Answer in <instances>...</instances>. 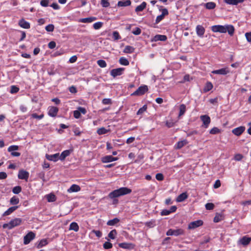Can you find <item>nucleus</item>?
<instances>
[{"label": "nucleus", "mask_w": 251, "mask_h": 251, "mask_svg": "<svg viewBox=\"0 0 251 251\" xmlns=\"http://www.w3.org/2000/svg\"><path fill=\"white\" fill-rule=\"evenodd\" d=\"M19 149V147L16 145H12L9 147L8 148V151L11 152V154L13 156H19L21 154L20 152H15V151H17Z\"/></svg>", "instance_id": "nucleus-13"}, {"label": "nucleus", "mask_w": 251, "mask_h": 251, "mask_svg": "<svg viewBox=\"0 0 251 251\" xmlns=\"http://www.w3.org/2000/svg\"><path fill=\"white\" fill-rule=\"evenodd\" d=\"M119 222H120V220L117 218H114L113 219L109 220L107 222V225L109 226H115L117 224H118Z\"/></svg>", "instance_id": "nucleus-35"}, {"label": "nucleus", "mask_w": 251, "mask_h": 251, "mask_svg": "<svg viewBox=\"0 0 251 251\" xmlns=\"http://www.w3.org/2000/svg\"><path fill=\"white\" fill-rule=\"evenodd\" d=\"M102 25V23L100 22L95 23L93 25V27L95 29H99L101 27Z\"/></svg>", "instance_id": "nucleus-54"}, {"label": "nucleus", "mask_w": 251, "mask_h": 251, "mask_svg": "<svg viewBox=\"0 0 251 251\" xmlns=\"http://www.w3.org/2000/svg\"><path fill=\"white\" fill-rule=\"evenodd\" d=\"M104 249H110L112 248V244L109 242H106L103 245Z\"/></svg>", "instance_id": "nucleus-53"}, {"label": "nucleus", "mask_w": 251, "mask_h": 251, "mask_svg": "<svg viewBox=\"0 0 251 251\" xmlns=\"http://www.w3.org/2000/svg\"><path fill=\"white\" fill-rule=\"evenodd\" d=\"M183 233L184 231L183 229L181 228H178L176 229H170L167 231L166 235L168 236L174 235L176 236H177L178 235L183 234Z\"/></svg>", "instance_id": "nucleus-6"}, {"label": "nucleus", "mask_w": 251, "mask_h": 251, "mask_svg": "<svg viewBox=\"0 0 251 251\" xmlns=\"http://www.w3.org/2000/svg\"><path fill=\"white\" fill-rule=\"evenodd\" d=\"M245 130V127L244 126H240L232 129V132L233 134L236 136H240Z\"/></svg>", "instance_id": "nucleus-16"}, {"label": "nucleus", "mask_w": 251, "mask_h": 251, "mask_svg": "<svg viewBox=\"0 0 251 251\" xmlns=\"http://www.w3.org/2000/svg\"><path fill=\"white\" fill-rule=\"evenodd\" d=\"M188 143L187 140L184 139L181 141L177 142L175 145V148L176 149H180L184 146L186 145Z\"/></svg>", "instance_id": "nucleus-20"}, {"label": "nucleus", "mask_w": 251, "mask_h": 251, "mask_svg": "<svg viewBox=\"0 0 251 251\" xmlns=\"http://www.w3.org/2000/svg\"><path fill=\"white\" fill-rule=\"evenodd\" d=\"M119 246L123 249H130L133 248V245L131 243H122L119 244Z\"/></svg>", "instance_id": "nucleus-30"}, {"label": "nucleus", "mask_w": 251, "mask_h": 251, "mask_svg": "<svg viewBox=\"0 0 251 251\" xmlns=\"http://www.w3.org/2000/svg\"><path fill=\"white\" fill-rule=\"evenodd\" d=\"M203 222L201 220H197L192 222H191L188 225L189 229H194L198 227L202 226Z\"/></svg>", "instance_id": "nucleus-15"}, {"label": "nucleus", "mask_w": 251, "mask_h": 251, "mask_svg": "<svg viewBox=\"0 0 251 251\" xmlns=\"http://www.w3.org/2000/svg\"><path fill=\"white\" fill-rule=\"evenodd\" d=\"M214 207V205L212 203H207L205 204V208L207 210H212Z\"/></svg>", "instance_id": "nucleus-59"}, {"label": "nucleus", "mask_w": 251, "mask_h": 251, "mask_svg": "<svg viewBox=\"0 0 251 251\" xmlns=\"http://www.w3.org/2000/svg\"><path fill=\"white\" fill-rule=\"evenodd\" d=\"M196 32L200 37H202L205 32V29L201 25H198L196 27Z\"/></svg>", "instance_id": "nucleus-23"}, {"label": "nucleus", "mask_w": 251, "mask_h": 251, "mask_svg": "<svg viewBox=\"0 0 251 251\" xmlns=\"http://www.w3.org/2000/svg\"><path fill=\"white\" fill-rule=\"evenodd\" d=\"M221 130L217 127L212 128L209 131V133L211 134H216L221 132Z\"/></svg>", "instance_id": "nucleus-46"}, {"label": "nucleus", "mask_w": 251, "mask_h": 251, "mask_svg": "<svg viewBox=\"0 0 251 251\" xmlns=\"http://www.w3.org/2000/svg\"><path fill=\"white\" fill-rule=\"evenodd\" d=\"M72 152V151L70 150H67L62 152L60 155H59V160L61 161H63L65 160L66 157L70 155Z\"/></svg>", "instance_id": "nucleus-21"}, {"label": "nucleus", "mask_w": 251, "mask_h": 251, "mask_svg": "<svg viewBox=\"0 0 251 251\" xmlns=\"http://www.w3.org/2000/svg\"><path fill=\"white\" fill-rule=\"evenodd\" d=\"M48 244V242L47 239H43L41 240L39 242L36 244V247L38 249H40Z\"/></svg>", "instance_id": "nucleus-27"}, {"label": "nucleus", "mask_w": 251, "mask_h": 251, "mask_svg": "<svg viewBox=\"0 0 251 251\" xmlns=\"http://www.w3.org/2000/svg\"><path fill=\"white\" fill-rule=\"evenodd\" d=\"M213 88V85L210 82H208L206 83L205 86L204 88V92H208L211 90Z\"/></svg>", "instance_id": "nucleus-42"}, {"label": "nucleus", "mask_w": 251, "mask_h": 251, "mask_svg": "<svg viewBox=\"0 0 251 251\" xmlns=\"http://www.w3.org/2000/svg\"><path fill=\"white\" fill-rule=\"evenodd\" d=\"M131 4V1L129 0H124L119 1L118 2L117 5L120 7L127 6Z\"/></svg>", "instance_id": "nucleus-33"}, {"label": "nucleus", "mask_w": 251, "mask_h": 251, "mask_svg": "<svg viewBox=\"0 0 251 251\" xmlns=\"http://www.w3.org/2000/svg\"><path fill=\"white\" fill-rule=\"evenodd\" d=\"M49 1L48 0H41L40 4L43 7H47L48 6Z\"/></svg>", "instance_id": "nucleus-62"}, {"label": "nucleus", "mask_w": 251, "mask_h": 251, "mask_svg": "<svg viewBox=\"0 0 251 251\" xmlns=\"http://www.w3.org/2000/svg\"><path fill=\"white\" fill-rule=\"evenodd\" d=\"M22 223L21 218H16L11 220L8 223L4 224L2 226L3 228L11 229L15 226L20 225Z\"/></svg>", "instance_id": "nucleus-3"}, {"label": "nucleus", "mask_w": 251, "mask_h": 251, "mask_svg": "<svg viewBox=\"0 0 251 251\" xmlns=\"http://www.w3.org/2000/svg\"><path fill=\"white\" fill-rule=\"evenodd\" d=\"M35 237V234L32 231L29 232L24 238V243L25 245L29 244L31 240Z\"/></svg>", "instance_id": "nucleus-7"}, {"label": "nucleus", "mask_w": 251, "mask_h": 251, "mask_svg": "<svg viewBox=\"0 0 251 251\" xmlns=\"http://www.w3.org/2000/svg\"><path fill=\"white\" fill-rule=\"evenodd\" d=\"M58 112V109L56 107L50 106L49 107L48 115L52 117H54L56 116Z\"/></svg>", "instance_id": "nucleus-17"}, {"label": "nucleus", "mask_w": 251, "mask_h": 251, "mask_svg": "<svg viewBox=\"0 0 251 251\" xmlns=\"http://www.w3.org/2000/svg\"><path fill=\"white\" fill-rule=\"evenodd\" d=\"M97 64L101 68H105L107 66L106 62L104 60L102 59L98 60Z\"/></svg>", "instance_id": "nucleus-45"}, {"label": "nucleus", "mask_w": 251, "mask_h": 251, "mask_svg": "<svg viewBox=\"0 0 251 251\" xmlns=\"http://www.w3.org/2000/svg\"><path fill=\"white\" fill-rule=\"evenodd\" d=\"M69 229L75 231H77L79 230V226L76 223L73 222L70 224Z\"/></svg>", "instance_id": "nucleus-40"}, {"label": "nucleus", "mask_w": 251, "mask_h": 251, "mask_svg": "<svg viewBox=\"0 0 251 251\" xmlns=\"http://www.w3.org/2000/svg\"><path fill=\"white\" fill-rule=\"evenodd\" d=\"M125 69L123 68H119L117 69H112L110 71V75L114 77L117 76L121 75L123 74Z\"/></svg>", "instance_id": "nucleus-12"}, {"label": "nucleus", "mask_w": 251, "mask_h": 251, "mask_svg": "<svg viewBox=\"0 0 251 251\" xmlns=\"http://www.w3.org/2000/svg\"><path fill=\"white\" fill-rule=\"evenodd\" d=\"M87 111L85 108L78 107L77 110L74 111V116L75 119H79L81 116V113L85 114Z\"/></svg>", "instance_id": "nucleus-8"}, {"label": "nucleus", "mask_w": 251, "mask_h": 251, "mask_svg": "<svg viewBox=\"0 0 251 251\" xmlns=\"http://www.w3.org/2000/svg\"><path fill=\"white\" fill-rule=\"evenodd\" d=\"M59 153H56L54 154H51V155L47 154L46 155V157L48 160H49L50 161L56 162L59 159Z\"/></svg>", "instance_id": "nucleus-18"}, {"label": "nucleus", "mask_w": 251, "mask_h": 251, "mask_svg": "<svg viewBox=\"0 0 251 251\" xmlns=\"http://www.w3.org/2000/svg\"><path fill=\"white\" fill-rule=\"evenodd\" d=\"M131 192V190L127 187H121L118 189L115 190L110 192L108 196L110 199H114L122 196L130 194Z\"/></svg>", "instance_id": "nucleus-2"}, {"label": "nucleus", "mask_w": 251, "mask_h": 251, "mask_svg": "<svg viewBox=\"0 0 251 251\" xmlns=\"http://www.w3.org/2000/svg\"><path fill=\"white\" fill-rule=\"evenodd\" d=\"M145 225L150 227H152L155 226V223L154 221H151L146 222Z\"/></svg>", "instance_id": "nucleus-60"}, {"label": "nucleus", "mask_w": 251, "mask_h": 251, "mask_svg": "<svg viewBox=\"0 0 251 251\" xmlns=\"http://www.w3.org/2000/svg\"><path fill=\"white\" fill-rule=\"evenodd\" d=\"M22 191V188L20 186L14 187L12 189V192L15 194H18Z\"/></svg>", "instance_id": "nucleus-48"}, {"label": "nucleus", "mask_w": 251, "mask_h": 251, "mask_svg": "<svg viewBox=\"0 0 251 251\" xmlns=\"http://www.w3.org/2000/svg\"><path fill=\"white\" fill-rule=\"evenodd\" d=\"M245 36L247 39V40L249 42H251V32L246 33L245 34Z\"/></svg>", "instance_id": "nucleus-64"}, {"label": "nucleus", "mask_w": 251, "mask_h": 251, "mask_svg": "<svg viewBox=\"0 0 251 251\" xmlns=\"http://www.w3.org/2000/svg\"><path fill=\"white\" fill-rule=\"evenodd\" d=\"M20 200L16 196L12 197L10 200V203L11 205H16L19 203Z\"/></svg>", "instance_id": "nucleus-36"}, {"label": "nucleus", "mask_w": 251, "mask_h": 251, "mask_svg": "<svg viewBox=\"0 0 251 251\" xmlns=\"http://www.w3.org/2000/svg\"><path fill=\"white\" fill-rule=\"evenodd\" d=\"M251 241V237H248L247 236H244L239 240L238 243L239 245L246 246L250 244Z\"/></svg>", "instance_id": "nucleus-11"}, {"label": "nucleus", "mask_w": 251, "mask_h": 251, "mask_svg": "<svg viewBox=\"0 0 251 251\" xmlns=\"http://www.w3.org/2000/svg\"><path fill=\"white\" fill-rule=\"evenodd\" d=\"M132 33L135 35H138L141 34V30L139 27H136L135 29L132 31Z\"/></svg>", "instance_id": "nucleus-58"}, {"label": "nucleus", "mask_w": 251, "mask_h": 251, "mask_svg": "<svg viewBox=\"0 0 251 251\" xmlns=\"http://www.w3.org/2000/svg\"><path fill=\"white\" fill-rule=\"evenodd\" d=\"M222 220V216L220 214H217L214 218V222L215 223H218L220 221H221Z\"/></svg>", "instance_id": "nucleus-56"}, {"label": "nucleus", "mask_w": 251, "mask_h": 251, "mask_svg": "<svg viewBox=\"0 0 251 251\" xmlns=\"http://www.w3.org/2000/svg\"><path fill=\"white\" fill-rule=\"evenodd\" d=\"M19 91V88L18 87H17V86H15V85H12V86H11V89H10V92L11 94L16 93Z\"/></svg>", "instance_id": "nucleus-51"}, {"label": "nucleus", "mask_w": 251, "mask_h": 251, "mask_svg": "<svg viewBox=\"0 0 251 251\" xmlns=\"http://www.w3.org/2000/svg\"><path fill=\"white\" fill-rule=\"evenodd\" d=\"M148 91V87L146 85H141L135 92H134L132 96H142L145 94Z\"/></svg>", "instance_id": "nucleus-4"}, {"label": "nucleus", "mask_w": 251, "mask_h": 251, "mask_svg": "<svg viewBox=\"0 0 251 251\" xmlns=\"http://www.w3.org/2000/svg\"><path fill=\"white\" fill-rule=\"evenodd\" d=\"M54 26L52 24H50L47 25L45 27L46 30L49 32H52L53 31Z\"/></svg>", "instance_id": "nucleus-55"}, {"label": "nucleus", "mask_w": 251, "mask_h": 251, "mask_svg": "<svg viewBox=\"0 0 251 251\" xmlns=\"http://www.w3.org/2000/svg\"><path fill=\"white\" fill-rule=\"evenodd\" d=\"M19 207V206H13L9 208L6 211H5L2 214L3 216H6L10 215L14 211L17 209Z\"/></svg>", "instance_id": "nucleus-25"}, {"label": "nucleus", "mask_w": 251, "mask_h": 251, "mask_svg": "<svg viewBox=\"0 0 251 251\" xmlns=\"http://www.w3.org/2000/svg\"><path fill=\"white\" fill-rule=\"evenodd\" d=\"M31 116L32 118L41 120L44 118V115L43 114H42L40 115H38L36 113H33L31 114Z\"/></svg>", "instance_id": "nucleus-52"}, {"label": "nucleus", "mask_w": 251, "mask_h": 251, "mask_svg": "<svg viewBox=\"0 0 251 251\" xmlns=\"http://www.w3.org/2000/svg\"><path fill=\"white\" fill-rule=\"evenodd\" d=\"M167 38L166 35L157 34L153 37V38L151 40V41L152 42H157L158 41H165L167 40Z\"/></svg>", "instance_id": "nucleus-19"}, {"label": "nucleus", "mask_w": 251, "mask_h": 251, "mask_svg": "<svg viewBox=\"0 0 251 251\" xmlns=\"http://www.w3.org/2000/svg\"><path fill=\"white\" fill-rule=\"evenodd\" d=\"M230 71L227 67L222 68L219 70H213L211 72V73L213 74H218L226 75L229 73Z\"/></svg>", "instance_id": "nucleus-14"}, {"label": "nucleus", "mask_w": 251, "mask_h": 251, "mask_svg": "<svg viewBox=\"0 0 251 251\" xmlns=\"http://www.w3.org/2000/svg\"><path fill=\"white\" fill-rule=\"evenodd\" d=\"M119 63L121 65H125V66H127V65H129V63L128 60L124 57H122L120 58Z\"/></svg>", "instance_id": "nucleus-41"}, {"label": "nucleus", "mask_w": 251, "mask_h": 251, "mask_svg": "<svg viewBox=\"0 0 251 251\" xmlns=\"http://www.w3.org/2000/svg\"><path fill=\"white\" fill-rule=\"evenodd\" d=\"M108 130L105 129L104 127H101L97 130V133L99 135H102L107 133Z\"/></svg>", "instance_id": "nucleus-43"}, {"label": "nucleus", "mask_w": 251, "mask_h": 251, "mask_svg": "<svg viewBox=\"0 0 251 251\" xmlns=\"http://www.w3.org/2000/svg\"><path fill=\"white\" fill-rule=\"evenodd\" d=\"M224 1L227 4L236 5L239 3L243 2L245 0H224Z\"/></svg>", "instance_id": "nucleus-26"}, {"label": "nucleus", "mask_w": 251, "mask_h": 251, "mask_svg": "<svg viewBox=\"0 0 251 251\" xmlns=\"http://www.w3.org/2000/svg\"><path fill=\"white\" fill-rule=\"evenodd\" d=\"M204 6L207 9H213L216 7V4L214 2H208L204 4Z\"/></svg>", "instance_id": "nucleus-37"}, {"label": "nucleus", "mask_w": 251, "mask_h": 251, "mask_svg": "<svg viewBox=\"0 0 251 251\" xmlns=\"http://www.w3.org/2000/svg\"><path fill=\"white\" fill-rule=\"evenodd\" d=\"M45 197L48 202H54L56 200L55 195L52 193L47 195Z\"/></svg>", "instance_id": "nucleus-34"}, {"label": "nucleus", "mask_w": 251, "mask_h": 251, "mask_svg": "<svg viewBox=\"0 0 251 251\" xmlns=\"http://www.w3.org/2000/svg\"><path fill=\"white\" fill-rule=\"evenodd\" d=\"M80 190V187L76 184H73L67 190L69 193L73 192H77Z\"/></svg>", "instance_id": "nucleus-22"}, {"label": "nucleus", "mask_w": 251, "mask_h": 251, "mask_svg": "<svg viewBox=\"0 0 251 251\" xmlns=\"http://www.w3.org/2000/svg\"><path fill=\"white\" fill-rule=\"evenodd\" d=\"M134 48L130 46H126L124 50V52L126 53H131L134 52Z\"/></svg>", "instance_id": "nucleus-38"}, {"label": "nucleus", "mask_w": 251, "mask_h": 251, "mask_svg": "<svg viewBox=\"0 0 251 251\" xmlns=\"http://www.w3.org/2000/svg\"><path fill=\"white\" fill-rule=\"evenodd\" d=\"M29 176V173L25 170H21L19 171L18 177L20 179H24L27 181Z\"/></svg>", "instance_id": "nucleus-9"}, {"label": "nucleus", "mask_w": 251, "mask_h": 251, "mask_svg": "<svg viewBox=\"0 0 251 251\" xmlns=\"http://www.w3.org/2000/svg\"><path fill=\"white\" fill-rule=\"evenodd\" d=\"M97 20V18L94 17H90L85 18H83L80 20V22L83 23H90Z\"/></svg>", "instance_id": "nucleus-31"}, {"label": "nucleus", "mask_w": 251, "mask_h": 251, "mask_svg": "<svg viewBox=\"0 0 251 251\" xmlns=\"http://www.w3.org/2000/svg\"><path fill=\"white\" fill-rule=\"evenodd\" d=\"M159 10L161 11V14L157 16L156 18L155 23L157 24L163 20L165 16H167L169 14L168 10L165 8L159 9Z\"/></svg>", "instance_id": "nucleus-5"}, {"label": "nucleus", "mask_w": 251, "mask_h": 251, "mask_svg": "<svg viewBox=\"0 0 251 251\" xmlns=\"http://www.w3.org/2000/svg\"><path fill=\"white\" fill-rule=\"evenodd\" d=\"M19 25L22 28L28 29L30 28V24L22 19L19 22Z\"/></svg>", "instance_id": "nucleus-24"}, {"label": "nucleus", "mask_w": 251, "mask_h": 251, "mask_svg": "<svg viewBox=\"0 0 251 251\" xmlns=\"http://www.w3.org/2000/svg\"><path fill=\"white\" fill-rule=\"evenodd\" d=\"M155 178L157 180L161 181L164 179L163 175L161 173H158L155 176Z\"/></svg>", "instance_id": "nucleus-61"}, {"label": "nucleus", "mask_w": 251, "mask_h": 251, "mask_svg": "<svg viewBox=\"0 0 251 251\" xmlns=\"http://www.w3.org/2000/svg\"><path fill=\"white\" fill-rule=\"evenodd\" d=\"M117 234V231L116 229L111 230L108 235L109 238L111 239H114L115 238L116 235Z\"/></svg>", "instance_id": "nucleus-44"}, {"label": "nucleus", "mask_w": 251, "mask_h": 251, "mask_svg": "<svg viewBox=\"0 0 251 251\" xmlns=\"http://www.w3.org/2000/svg\"><path fill=\"white\" fill-rule=\"evenodd\" d=\"M179 110L178 118H179L185 114L186 111V105L184 104H180L179 105Z\"/></svg>", "instance_id": "nucleus-28"}, {"label": "nucleus", "mask_w": 251, "mask_h": 251, "mask_svg": "<svg viewBox=\"0 0 251 251\" xmlns=\"http://www.w3.org/2000/svg\"><path fill=\"white\" fill-rule=\"evenodd\" d=\"M101 161L104 163L112 162V156L106 155L101 158Z\"/></svg>", "instance_id": "nucleus-39"}, {"label": "nucleus", "mask_w": 251, "mask_h": 251, "mask_svg": "<svg viewBox=\"0 0 251 251\" xmlns=\"http://www.w3.org/2000/svg\"><path fill=\"white\" fill-rule=\"evenodd\" d=\"M200 119L202 122L204 127L207 128L211 122L210 117L207 115H201L200 116Z\"/></svg>", "instance_id": "nucleus-10"}, {"label": "nucleus", "mask_w": 251, "mask_h": 251, "mask_svg": "<svg viewBox=\"0 0 251 251\" xmlns=\"http://www.w3.org/2000/svg\"><path fill=\"white\" fill-rule=\"evenodd\" d=\"M165 125L168 127L170 128L174 126L175 123L173 121V120L167 121L166 122Z\"/></svg>", "instance_id": "nucleus-57"}, {"label": "nucleus", "mask_w": 251, "mask_h": 251, "mask_svg": "<svg viewBox=\"0 0 251 251\" xmlns=\"http://www.w3.org/2000/svg\"><path fill=\"white\" fill-rule=\"evenodd\" d=\"M102 103L103 104H111V100L110 99H104L102 101Z\"/></svg>", "instance_id": "nucleus-63"}, {"label": "nucleus", "mask_w": 251, "mask_h": 251, "mask_svg": "<svg viewBox=\"0 0 251 251\" xmlns=\"http://www.w3.org/2000/svg\"><path fill=\"white\" fill-rule=\"evenodd\" d=\"M211 30L214 32L225 33L228 32V34L232 36L234 33V27L231 25H215L211 27Z\"/></svg>", "instance_id": "nucleus-1"}, {"label": "nucleus", "mask_w": 251, "mask_h": 251, "mask_svg": "<svg viewBox=\"0 0 251 251\" xmlns=\"http://www.w3.org/2000/svg\"><path fill=\"white\" fill-rule=\"evenodd\" d=\"M113 38L114 40H118L121 38L119 32L117 31H114L112 34Z\"/></svg>", "instance_id": "nucleus-49"}, {"label": "nucleus", "mask_w": 251, "mask_h": 251, "mask_svg": "<svg viewBox=\"0 0 251 251\" xmlns=\"http://www.w3.org/2000/svg\"><path fill=\"white\" fill-rule=\"evenodd\" d=\"M147 106L146 105H144L143 107L140 108L137 112V115H142L144 112L147 110Z\"/></svg>", "instance_id": "nucleus-47"}, {"label": "nucleus", "mask_w": 251, "mask_h": 251, "mask_svg": "<svg viewBox=\"0 0 251 251\" xmlns=\"http://www.w3.org/2000/svg\"><path fill=\"white\" fill-rule=\"evenodd\" d=\"M146 6H147V3L145 1H143L142 2V3L140 5H138L136 7L135 11L137 13L141 12V11H143L144 9H145V8L146 7Z\"/></svg>", "instance_id": "nucleus-29"}, {"label": "nucleus", "mask_w": 251, "mask_h": 251, "mask_svg": "<svg viewBox=\"0 0 251 251\" xmlns=\"http://www.w3.org/2000/svg\"><path fill=\"white\" fill-rule=\"evenodd\" d=\"M100 4L103 7H108L110 5L109 0H101Z\"/></svg>", "instance_id": "nucleus-50"}, {"label": "nucleus", "mask_w": 251, "mask_h": 251, "mask_svg": "<svg viewBox=\"0 0 251 251\" xmlns=\"http://www.w3.org/2000/svg\"><path fill=\"white\" fill-rule=\"evenodd\" d=\"M188 198V195L186 192L182 193L178 195L176 198L177 202H182Z\"/></svg>", "instance_id": "nucleus-32"}]
</instances>
